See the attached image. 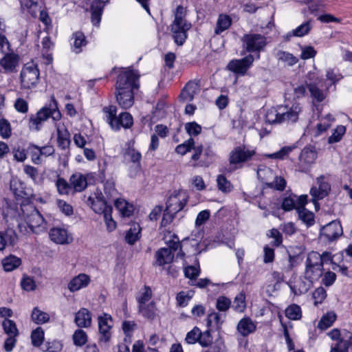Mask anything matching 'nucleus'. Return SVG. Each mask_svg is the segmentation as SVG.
Segmentation results:
<instances>
[{"mask_svg":"<svg viewBox=\"0 0 352 352\" xmlns=\"http://www.w3.org/2000/svg\"><path fill=\"white\" fill-rule=\"evenodd\" d=\"M139 76L134 71L127 70L118 76L116 99L122 109H129L134 103V90L139 88Z\"/></svg>","mask_w":352,"mask_h":352,"instance_id":"obj_1","label":"nucleus"},{"mask_svg":"<svg viewBox=\"0 0 352 352\" xmlns=\"http://www.w3.org/2000/svg\"><path fill=\"white\" fill-rule=\"evenodd\" d=\"M304 278L307 283H303L300 287V293L307 292L312 286L314 282L318 280L323 274V265L320 262V254L312 251L307 254L305 263Z\"/></svg>","mask_w":352,"mask_h":352,"instance_id":"obj_2","label":"nucleus"},{"mask_svg":"<svg viewBox=\"0 0 352 352\" xmlns=\"http://www.w3.org/2000/svg\"><path fill=\"white\" fill-rule=\"evenodd\" d=\"M19 218L28 225L32 232L39 233L46 230V223L43 217L31 204L21 206Z\"/></svg>","mask_w":352,"mask_h":352,"instance_id":"obj_3","label":"nucleus"},{"mask_svg":"<svg viewBox=\"0 0 352 352\" xmlns=\"http://www.w3.org/2000/svg\"><path fill=\"white\" fill-rule=\"evenodd\" d=\"M188 201V195L182 190H174L166 201L165 213L162 221V225L171 221L173 216L181 211Z\"/></svg>","mask_w":352,"mask_h":352,"instance_id":"obj_4","label":"nucleus"},{"mask_svg":"<svg viewBox=\"0 0 352 352\" xmlns=\"http://www.w3.org/2000/svg\"><path fill=\"white\" fill-rule=\"evenodd\" d=\"M184 9L178 6L175 12V19L171 25V32L175 42L182 45L187 38L186 32L191 28L190 23L184 19Z\"/></svg>","mask_w":352,"mask_h":352,"instance_id":"obj_5","label":"nucleus"},{"mask_svg":"<svg viewBox=\"0 0 352 352\" xmlns=\"http://www.w3.org/2000/svg\"><path fill=\"white\" fill-rule=\"evenodd\" d=\"M191 151L192 153L190 162H192V166H208L211 164L214 152L210 146L204 148L201 144L195 146V144Z\"/></svg>","mask_w":352,"mask_h":352,"instance_id":"obj_6","label":"nucleus"},{"mask_svg":"<svg viewBox=\"0 0 352 352\" xmlns=\"http://www.w3.org/2000/svg\"><path fill=\"white\" fill-rule=\"evenodd\" d=\"M254 150H250L244 146L235 147L230 153L229 163L234 168H239L243 164L249 162L255 155Z\"/></svg>","mask_w":352,"mask_h":352,"instance_id":"obj_7","label":"nucleus"},{"mask_svg":"<svg viewBox=\"0 0 352 352\" xmlns=\"http://www.w3.org/2000/svg\"><path fill=\"white\" fill-rule=\"evenodd\" d=\"M243 47L248 52H260L267 45L266 37L260 34H244L241 38Z\"/></svg>","mask_w":352,"mask_h":352,"instance_id":"obj_8","label":"nucleus"},{"mask_svg":"<svg viewBox=\"0 0 352 352\" xmlns=\"http://www.w3.org/2000/svg\"><path fill=\"white\" fill-rule=\"evenodd\" d=\"M117 111H107V120L111 129L119 130L121 127L130 128L133 124V118L128 111H122L119 116Z\"/></svg>","mask_w":352,"mask_h":352,"instance_id":"obj_9","label":"nucleus"},{"mask_svg":"<svg viewBox=\"0 0 352 352\" xmlns=\"http://www.w3.org/2000/svg\"><path fill=\"white\" fill-rule=\"evenodd\" d=\"M21 80L22 86L25 89H30L38 81L39 72L36 65H25L21 72Z\"/></svg>","mask_w":352,"mask_h":352,"instance_id":"obj_10","label":"nucleus"},{"mask_svg":"<svg viewBox=\"0 0 352 352\" xmlns=\"http://www.w3.org/2000/svg\"><path fill=\"white\" fill-rule=\"evenodd\" d=\"M265 122L270 124H280L283 122H295L298 119V111H285L278 113V111H266Z\"/></svg>","mask_w":352,"mask_h":352,"instance_id":"obj_11","label":"nucleus"},{"mask_svg":"<svg viewBox=\"0 0 352 352\" xmlns=\"http://www.w3.org/2000/svg\"><path fill=\"white\" fill-rule=\"evenodd\" d=\"M342 234V228L340 222L333 221L324 226L320 230V239L327 242L336 240Z\"/></svg>","mask_w":352,"mask_h":352,"instance_id":"obj_12","label":"nucleus"},{"mask_svg":"<svg viewBox=\"0 0 352 352\" xmlns=\"http://www.w3.org/2000/svg\"><path fill=\"white\" fill-rule=\"evenodd\" d=\"M87 204L98 214H104L107 212L108 209L110 211L113 210L112 206L107 204L101 192L95 193L94 197H89L87 199Z\"/></svg>","mask_w":352,"mask_h":352,"instance_id":"obj_13","label":"nucleus"},{"mask_svg":"<svg viewBox=\"0 0 352 352\" xmlns=\"http://www.w3.org/2000/svg\"><path fill=\"white\" fill-rule=\"evenodd\" d=\"M253 61V56L249 54L241 59L231 60L227 67L230 71L235 74L244 75L252 65Z\"/></svg>","mask_w":352,"mask_h":352,"instance_id":"obj_14","label":"nucleus"},{"mask_svg":"<svg viewBox=\"0 0 352 352\" xmlns=\"http://www.w3.org/2000/svg\"><path fill=\"white\" fill-rule=\"evenodd\" d=\"M317 157L316 151L311 147L304 148L299 156V168L300 171H306L307 168L314 163Z\"/></svg>","mask_w":352,"mask_h":352,"instance_id":"obj_15","label":"nucleus"},{"mask_svg":"<svg viewBox=\"0 0 352 352\" xmlns=\"http://www.w3.org/2000/svg\"><path fill=\"white\" fill-rule=\"evenodd\" d=\"M112 322L111 316L104 314L102 316L98 317V328L100 334V341L107 342L111 338L110 329Z\"/></svg>","mask_w":352,"mask_h":352,"instance_id":"obj_16","label":"nucleus"},{"mask_svg":"<svg viewBox=\"0 0 352 352\" xmlns=\"http://www.w3.org/2000/svg\"><path fill=\"white\" fill-rule=\"evenodd\" d=\"M18 235L12 229L0 232V251L14 247L18 242Z\"/></svg>","mask_w":352,"mask_h":352,"instance_id":"obj_17","label":"nucleus"},{"mask_svg":"<svg viewBox=\"0 0 352 352\" xmlns=\"http://www.w3.org/2000/svg\"><path fill=\"white\" fill-rule=\"evenodd\" d=\"M317 183L319 187H312L310 190V194L314 199H322L328 195L331 190V185L324 181L323 176L317 178Z\"/></svg>","mask_w":352,"mask_h":352,"instance_id":"obj_18","label":"nucleus"},{"mask_svg":"<svg viewBox=\"0 0 352 352\" xmlns=\"http://www.w3.org/2000/svg\"><path fill=\"white\" fill-rule=\"evenodd\" d=\"M50 237L52 241L58 244L69 243L72 238L68 234L67 230L60 227L53 228L50 231Z\"/></svg>","mask_w":352,"mask_h":352,"instance_id":"obj_19","label":"nucleus"},{"mask_svg":"<svg viewBox=\"0 0 352 352\" xmlns=\"http://www.w3.org/2000/svg\"><path fill=\"white\" fill-rule=\"evenodd\" d=\"M71 188L73 190V194L83 191L87 186V179L86 176L80 173L72 174L69 177Z\"/></svg>","mask_w":352,"mask_h":352,"instance_id":"obj_20","label":"nucleus"},{"mask_svg":"<svg viewBox=\"0 0 352 352\" xmlns=\"http://www.w3.org/2000/svg\"><path fill=\"white\" fill-rule=\"evenodd\" d=\"M319 122L316 125V135H320L325 132L334 122V118L330 113H322V111H319L318 115Z\"/></svg>","mask_w":352,"mask_h":352,"instance_id":"obj_21","label":"nucleus"},{"mask_svg":"<svg viewBox=\"0 0 352 352\" xmlns=\"http://www.w3.org/2000/svg\"><path fill=\"white\" fill-rule=\"evenodd\" d=\"M90 277L83 273L74 277L68 284V289L70 292H74L80 289L86 287L90 283Z\"/></svg>","mask_w":352,"mask_h":352,"instance_id":"obj_22","label":"nucleus"},{"mask_svg":"<svg viewBox=\"0 0 352 352\" xmlns=\"http://www.w3.org/2000/svg\"><path fill=\"white\" fill-rule=\"evenodd\" d=\"M19 57L14 53H6L0 60V65L7 72H12L16 70L19 65Z\"/></svg>","mask_w":352,"mask_h":352,"instance_id":"obj_23","label":"nucleus"},{"mask_svg":"<svg viewBox=\"0 0 352 352\" xmlns=\"http://www.w3.org/2000/svg\"><path fill=\"white\" fill-rule=\"evenodd\" d=\"M126 148L123 152L124 158L125 160H129L130 162L137 164L140 166V160L142 158L141 153L135 149L134 141L131 140L126 143Z\"/></svg>","mask_w":352,"mask_h":352,"instance_id":"obj_24","label":"nucleus"},{"mask_svg":"<svg viewBox=\"0 0 352 352\" xmlns=\"http://www.w3.org/2000/svg\"><path fill=\"white\" fill-rule=\"evenodd\" d=\"M200 88L199 85L195 82H189L183 88L179 96L180 101L187 102L192 100L194 96L199 93Z\"/></svg>","mask_w":352,"mask_h":352,"instance_id":"obj_25","label":"nucleus"},{"mask_svg":"<svg viewBox=\"0 0 352 352\" xmlns=\"http://www.w3.org/2000/svg\"><path fill=\"white\" fill-rule=\"evenodd\" d=\"M174 253L171 250L166 248H162L155 253L156 263L160 266H163L173 261Z\"/></svg>","mask_w":352,"mask_h":352,"instance_id":"obj_26","label":"nucleus"},{"mask_svg":"<svg viewBox=\"0 0 352 352\" xmlns=\"http://www.w3.org/2000/svg\"><path fill=\"white\" fill-rule=\"evenodd\" d=\"M50 118L48 111H37L36 114L32 115L30 119V128H33L39 131L44 122Z\"/></svg>","mask_w":352,"mask_h":352,"instance_id":"obj_27","label":"nucleus"},{"mask_svg":"<svg viewBox=\"0 0 352 352\" xmlns=\"http://www.w3.org/2000/svg\"><path fill=\"white\" fill-rule=\"evenodd\" d=\"M75 322L79 327H88L91 323L90 312L85 308L80 309L76 314Z\"/></svg>","mask_w":352,"mask_h":352,"instance_id":"obj_28","label":"nucleus"},{"mask_svg":"<svg viewBox=\"0 0 352 352\" xmlns=\"http://www.w3.org/2000/svg\"><path fill=\"white\" fill-rule=\"evenodd\" d=\"M256 324L250 318L241 319L237 325L239 332L243 336L253 333L256 330Z\"/></svg>","mask_w":352,"mask_h":352,"instance_id":"obj_29","label":"nucleus"},{"mask_svg":"<svg viewBox=\"0 0 352 352\" xmlns=\"http://www.w3.org/2000/svg\"><path fill=\"white\" fill-rule=\"evenodd\" d=\"M142 228L138 223H134L131 225L129 230L126 232L125 240L127 243L133 245L139 240Z\"/></svg>","mask_w":352,"mask_h":352,"instance_id":"obj_30","label":"nucleus"},{"mask_svg":"<svg viewBox=\"0 0 352 352\" xmlns=\"http://www.w3.org/2000/svg\"><path fill=\"white\" fill-rule=\"evenodd\" d=\"M232 24V19L227 14H221L219 15L216 28L215 34H220L223 31L228 30Z\"/></svg>","mask_w":352,"mask_h":352,"instance_id":"obj_31","label":"nucleus"},{"mask_svg":"<svg viewBox=\"0 0 352 352\" xmlns=\"http://www.w3.org/2000/svg\"><path fill=\"white\" fill-rule=\"evenodd\" d=\"M72 50L76 54H79L82 52V47L87 45L85 36L81 32H76L72 34Z\"/></svg>","mask_w":352,"mask_h":352,"instance_id":"obj_32","label":"nucleus"},{"mask_svg":"<svg viewBox=\"0 0 352 352\" xmlns=\"http://www.w3.org/2000/svg\"><path fill=\"white\" fill-rule=\"evenodd\" d=\"M55 185L59 195H74L73 190L71 188V183L69 182H68L65 179L58 176L56 181Z\"/></svg>","mask_w":352,"mask_h":352,"instance_id":"obj_33","label":"nucleus"},{"mask_svg":"<svg viewBox=\"0 0 352 352\" xmlns=\"http://www.w3.org/2000/svg\"><path fill=\"white\" fill-rule=\"evenodd\" d=\"M317 82L307 84V87L310 92L311 96L314 102H322L325 98V94L318 88Z\"/></svg>","mask_w":352,"mask_h":352,"instance_id":"obj_34","label":"nucleus"},{"mask_svg":"<svg viewBox=\"0 0 352 352\" xmlns=\"http://www.w3.org/2000/svg\"><path fill=\"white\" fill-rule=\"evenodd\" d=\"M21 264V260L13 255L6 257L2 260L3 270L6 272H11L17 268Z\"/></svg>","mask_w":352,"mask_h":352,"instance_id":"obj_35","label":"nucleus"},{"mask_svg":"<svg viewBox=\"0 0 352 352\" xmlns=\"http://www.w3.org/2000/svg\"><path fill=\"white\" fill-rule=\"evenodd\" d=\"M139 311L146 318L153 320L156 316V307L153 302L148 305H139Z\"/></svg>","mask_w":352,"mask_h":352,"instance_id":"obj_36","label":"nucleus"},{"mask_svg":"<svg viewBox=\"0 0 352 352\" xmlns=\"http://www.w3.org/2000/svg\"><path fill=\"white\" fill-rule=\"evenodd\" d=\"M296 211L298 212L299 219L302 222L308 226L314 224V214L313 212L309 211L305 207H298L296 208Z\"/></svg>","mask_w":352,"mask_h":352,"instance_id":"obj_37","label":"nucleus"},{"mask_svg":"<svg viewBox=\"0 0 352 352\" xmlns=\"http://www.w3.org/2000/svg\"><path fill=\"white\" fill-rule=\"evenodd\" d=\"M336 319V315L335 313L328 312L321 318L317 327L321 330H325L333 324Z\"/></svg>","mask_w":352,"mask_h":352,"instance_id":"obj_38","label":"nucleus"},{"mask_svg":"<svg viewBox=\"0 0 352 352\" xmlns=\"http://www.w3.org/2000/svg\"><path fill=\"white\" fill-rule=\"evenodd\" d=\"M225 318L226 314L213 311L208 316L207 326L219 327L223 322Z\"/></svg>","mask_w":352,"mask_h":352,"instance_id":"obj_39","label":"nucleus"},{"mask_svg":"<svg viewBox=\"0 0 352 352\" xmlns=\"http://www.w3.org/2000/svg\"><path fill=\"white\" fill-rule=\"evenodd\" d=\"M31 318L32 321L36 324H43L48 322L50 320L49 314L37 307L34 308L32 310Z\"/></svg>","mask_w":352,"mask_h":352,"instance_id":"obj_40","label":"nucleus"},{"mask_svg":"<svg viewBox=\"0 0 352 352\" xmlns=\"http://www.w3.org/2000/svg\"><path fill=\"white\" fill-rule=\"evenodd\" d=\"M58 144L62 148H67L70 143L69 133L65 129H57Z\"/></svg>","mask_w":352,"mask_h":352,"instance_id":"obj_41","label":"nucleus"},{"mask_svg":"<svg viewBox=\"0 0 352 352\" xmlns=\"http://www.w3.org/2000/svg\"><path fill=\"white\" fill-rule=\"evenodd\" d=\"M285 316L290 320H296L302 317V312L300 306L293 304L289 306L285 310Z\"/></svg>","mask_w":352,"mask_h":352,"instance_id":"obj_42","label":"nucleus"},{"mask_svg":"<svg viewBox=\"0 0 352 352\" xmlns=\"http://www.w3.org/2000/svg\"><path fill=\"white\" fill-rule=\"evenodd\" d=\"M231 300L226 296H220L216 300L215 307L219 312H226L231 307Z\"/></svg>","mask_w":352,"mask_h":352,"instance_id":"obj_43","label":"nucleus"},{"mask_svg":"<svg viewBox=\"0 0 352 352\" xmlns=\"http://www.w3.org/2000/svg\"><path fill=\"white\" fill-rule=\"evenodd\" d=\"M2 326L3 328V330L6 334H8L9 336H17L19 334L18 329L16 328L15 322L9 319H5L3 321Z\"/></svg>","mask_w":352,"mask_h":352,"instance_id":"obj_44","label":"nucleus"},{"mask_svg":"<svg viewBox=\"0 0 352 352\" xmlns=\"http://www.w3.org/2000/svg\"><path fill=\"white\" fill-rule=\"evenodd\" d=\"M233 309L236 312H243L246 308L245 295L243 293H239L236 296L234 300Z\"/></svg>","mask_w":352,"mask_h":352,"instance_id":"obj_45","label":"nucleus"},{"mask_svg":"<svg viewBox=\"0 0 352 352\" xmlns=\"http://www.w3.org/2000/svg\"><path fill=\"white\" fill-rule=\"evenodd\" d=\"M346 128L342 125H338L333 130V133L328 138L329 144H333L336 142H338L341 140L342 136L345 133Z\"/></svg>","mask_w":352,"mask_h":352,"instance_id":"obj_46","label":"nucleus"},{"mask_svg":"<svg viewBox=\"0 0 352 352\" xmlns=\"http://www.w3.org/2000/svg\"><path fill=\"white\" fill-rule=\"evenodd\" d=\"M277 57L279 60L287 63L288 65L292 66L298 62V58L293 54L284 52L278 51L277 53Z\"/></svg>","mask_w":352,"mask_h":352,"instance_id":"obj_47","label":"nucleus"},{"mask_svg":"<svg viewBox=\"0 0 352 352\" xmlns=\"http://www.w3.org/2000/svg\"><path fill=\"white\" fill-rule=\"evenodd\" d=\"M218 189L223 192H229L232 188L230 181L223 175H219L217 179Z\"/></svg>","mask_w":352,"mask_h":352,"instance_id":"obj_48","label":"nucleus"},{"mask_svg":"<svg viewBox=\"0 0 352 352\" xmlns=\"http://www.w3.org/2000/svg\"><path fill=\"white\" fill-rule=\"evenodd\" d=\"M195 144V140L193 138H189L188 140L185 141L184 143L177 146L175 148V151L182 155H185L187 152H190L192 151V148Z\"/></svg>","mask_w":352,"mask_h":352,"instance_id":"obj_49","label":"nucleus"},{"mask_svg":"<svg viewBox=\"0 0 352 352\" xmlns=\"http://www.w3.org/2000/svg\"><path fill=\"white\" fill-rule=\"evenodd\" d=\"M192 294L190 292L182 291L177 294L176 300L178 306L184 307L187 306L189 300L192 298Z\"/></svg>","mask_w":352,"mask_h":352,"instance_id":"obj_50","label":"nucleus"},{"mask_svg":"<svg viewBox=\"0 0 352 352\" xmlns=\"http://www.w3.org/2000/svg\"><path fill=\"white\" fill-rule=\"evenodd\" d=\"M294 148L295 147L292 146H283L278 151L271 153L267 156L271 159L283 160L286 156L289 155V153L293 151Z\"/></svg>","mask_w":352,"mask_h":352,"instance_id":"obj_51","label":"nucleus"},{"mask_svg":"<svg viewBox=\"0 0 352 352\" xmlns=\"http://www.w3.org/2000/svg\"><path fill=\"white\" fill-rule=\"evenodd\" d=\"M199 336H201V331L197 327H195L190 331L186 334L185 340L189 344H193L198 342Z\"/></svg>","mask_w":352,"mask_h":352,"instance_id":"obj_52","label":"nucleus"},{"mask_svg":"<svg viewBox=\"0 0 352 352\" xmlns=\"http://www.w3.org/2000/svg\"><path fill=\"white\" fill-rule=\"evenodd\" d=\"M12 133L11 126L10 122L4 119H0V135L3 139L10 137Z\"/></svg>","mask_w":352,"mask_h":352,"instance_id":"obj_53","label":"nucleus"},{"mask_svg":"<svg viewBox=\"0 0 352 352\" xmlns=\"http://www.w3.org/2000/svg\"><path fill=\"white\" fill-rule=\"evenodd\" d=\"M32 344L35 346H40L44 339V332L41 327L34 330L31 335Z\"/></svg>","mask_w":352,"mask_h":352,"instance_id":"obj_54","label":"nucleus"},{"mask_svg":"<svg viewBox=\"0 0 352 352\" xmlns=\"http://www.w3.org/2000/svg\"><path fill=\"white\" fill-rule=\"evenodd\" d=\"M311 28L312 25L311 22L310 21H308L296 28L294 30L293 34L295 36L301 37L307 34L311 30Z\"/></svg>","mask_w":352,"mask_h":352,"instance_id":"obj_55","label":"nucleus"},{"mask_svg":"<svg viewBox=\"0 0 352 352\" xmlns=\"http://www.w3.org/2000/svg\"><path fill=\"white\" fill-rule=\"evenodd\" d=\"M73 340L76 346H81L87 342V334L83 330H76L73 335Z\"/></svg>","mask_w":352,"mask_h":352,"instance_id":"obj_56","label":"nucleus"},{"mask_svg":"<svg viewBox=\"0 0 352 352\" xmlns=\"http://www.w3.org/2000/svg\"><path fill=\"white\" fill-rule=\"evenodd\" d=\"M23 170L25 173L30 177L34 183H38L40 182L39 180V173L38 170L36 168L30 166V165H25L24 166Z\"/></svg>","mask_w":352,"mask_h":352,"instance_id":"obj_57","label":"nucleus"},{"mask_svg":"<svg viewBox=\"0 0 352 352\" xmlns=\"http://www.w3.org/2000/svg\"><path fill=\"white\" fill-rule=\"evenodd\" d=\"M198 342L203 347H208L212 344V337L209 330L201 331V336H199Z\"/></svg>","mask_w":352,"mask_h":352,"instance_id":"obj_58","label":"nucleus"},{"mask_svg":"<svg viewBox=\"0 0 352 352\" xmlns=\"http://www.w3.org/2000/svg\"><path fill=\"white\" fill-rule=\"evenodd\" d=\"M23 289L30 292L36 289V283L34 279L30 276H24L21 281Z\"/></svg>","mask_w":352,"mask_h":352,"instance_id":"obj_59","label":"nucleus"},{"mask_svg":"<svg viewBox=\"0 0 352 352\" xmlns=\"http://www.w3.org/2000/svg\"><path fill=\"white\" fill-rule=\"evenodd\" d=\"M31 148H34L40 152V154L45 157H48L54 153L55 149L52 145H46L44 146H38L36 144H31Z\"/></svg>","mask_w":352,"mask_h":352,"instance_id":"obj_60","label":"nucleus"},{"mask_svg":"<svg viewBox=\"0 0 352 352\" xmlns=\"http://www.w3.org/2000/svg\"><path fill=\"white\" fill-rule=\"evenodd\" d=\"M199 267L189 265L184 268V274L186 278L191 280L195 279L199 274Z\"/></svg>","mask_w":352,"mask_h":352,"instance_id":"obj_61","label":"nucleus"},{"mask_svg":"<svg viewBox=\"0 0 352 352\" xmlns=\"http://www.w3.org/2000/svg\"><path fill=\"white\" fill-rule=\"evenodd\" d=\"M281 208L285 211H290L293 209L296 210V202L295 199L292 197H285L282 201Z\"/></svg>","mask_w":352,"mask_h":352,"instance_id":"obj_62","label":"nucleus"},{"mask_svg":"<svg viewBox=\"0 0 352 352\" xmlns=\"http://www.w3.org/2000/svg\"><path fill=\"white\" fill-rule=\"evenodd\" d=\"M327 297V292L322 287H318L313 293V298L315 300L314 304L316 305L322 302Z\"/></svg>","mask_w":352,"mask_h":352,"instance_id":"obj_63","label":"nucleus"},{"mask_svg":"<svg viewBox=\"0 0 352 352\" xmlns=\"http://www.w3.org/2000/svg\"><path fill=\"white\" fill-rule=\"evenodd\" d=\"M352 345V335H350L347 340L340 339L334 345L340 352H344L346 348Z\"/></svg>","mask_w":352,"mask_h":352,"instance_id":"obj_64","label":"nucleus"}]
</instances>
